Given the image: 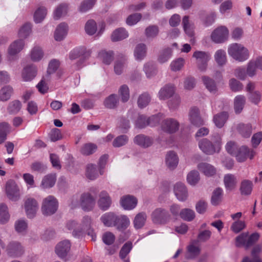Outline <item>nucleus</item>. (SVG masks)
Listing matches in <instances>:
<instances>
[{
	"label": "nucleus",
	"mask_w": 262,
	"mask_h": 262,
	"mask_svg": "<svg viewBox=\"0 0 262 262\" xmlns=\"http://www.w3.org/2000/svg\"><path fill=\"white\" fill-rule=\"evenodd\" d=\"M198 146L206 155H213L215 153H219L222 146V136L217 133H213L210 137V140L203 138L199 140Z\"/></svg>",
	"instance_id": "f257e3e1"
},
{
	"label": "nucleus",
	"mask_w": 262,
	"mask_h": 262,
	"mask_svg": "<svg viewBox=\"0 0 262 262\" xmlns=\"http://www.w3.org/2000/svg\"><path fill=\"white\" fill-rule=\"evenodd\" d=\"M228 54L233 58L238 61L247 60L249 57V52L243 45L237 43L230 46L228 50Z\"/></svg>",
	"instance_id": "f03ea898"
},
{
	"label": "nucleus",
	"mask_w": 262,
	"mask_h": 262,
	"mask_svg": "<svg viewBox=\"0 0 262 262\" xmlns=\"http://www.w3.org/2000/svg\"><path fill=\"white\" fill-rule=\"evenodd\" d=\"M259 238V234L254 233L249 236L248 232L243 233L236 237V246L239 247L244 246L246 249L252 246Z\"/></svg>",
	"instance_id": "7ed1b4c3"
},
{
	"label": "nucleus",
	"mask_w": 262,
	"mask_h": 262,
	"mask_svg": "<svg viewBox=\"0 0 262 262\" xmlns=\"http://www.w3.org/2000/svg\"><path fill=\"white\" fill-rule=\"evenodd\" d=\"M58 206L56 199L52 195H49L43 200L41 207V212L45 215H51L56 212Z\"/></svg>",
	"instance_id": "20e7f679"
},
{
	"label": "nucleus",
	"mask_w": 262,
	"mask_h": 262,
	"mask_svg": "<svg viewBox=\"0 0 262 262\" xmlns=\"http://www.w3.org/2000/svg\"><path fill=\"white\" fill-rule=\"evenodd\" d=\"M80 206L84 211L92 210L95 205V198L89 192L82 193L80 196Z\"/></svg>",
	"instance_id": "39448f33"
},
{
	"label": "nucleus",
	"mask_w": 262,
	"mask_h": 262,
	"mask_svg": "<svg viewBox=\"0 0 262 262\" xmlns=\"http://www.w3.org/2000/svg\"><path fill=\"white\" fill-rule=\"evenodd\" d=\"M179 122L173 118H167L163 120L161 123V129L164 133L172 134L176 133L179 129Z\"/></svg>",
	"instance_id": "423d86ee"
},
{
	"label": "nucleus",
	"mask_w": 262,
	"mask_h": 262,
	"mask_svg": "<svg viewBox=\"0 0 262 262\" xmlns=\"http://www.w3.org/2000/svg\"><path fill=\"white\" fill-rule=\"evenodd\" d=\"M170 216L168 212L161 208L155 209L151 214L152 221L158 224L166 223L169 220Z\"/></svg>",
	"instance_id": "0eeeda50"
},
{
	"label": "nucleus",
	"mask_w": 262,
	"mask_h": 262,
	"mask_svg": "<svg viewBox=\"0 0 262 262\" xmlns=\"http://www.w3.org/2000/svg\"><path fill=\"white\" fill-rule=\"evenodd\" d=\"M159 122V118L157 116H152L147 118L145 116L139 115L136 121V127L138 128H143L148 125L150 126H156Z\"/></svg>",
	"instance_id": "6e6552de"
},
{
	"label": "nucleus",
	"mask_w": 262,
	"mask_h": 262,
	"mask_svg": "<svg viewBox=\"0 0 262 262\" xmlns=\"http://www.w3.org/2000/svg\"><path fill=\"white\" fill-rule=\"evenodd\" d=\"M24 249L21 244L16 241H12L9 243L6 248L7 255L11 257H18L24 253Z\"/></svg>",
	"instance_id": "1a4fd4ad"
},
{
	"label": "nucleus",
	"mask_w": 262,
	"mask_h": 262,
	"mask_svg": "<svg viewBox=\"0 0 262 262\" xmlns=\"http://www.w3.org/2000/svg\"><path fill=\"white\" fill-rule=\"evenodd\" d=\"M228 30L225 27L221 26L213 31L211 35V39L215 43L225 41L228 35Z\"/></svg>",
	"instance_id": "9d476101"
},
{
	"label": "nucleus",
	"mask_w": 262,
	"mask_h": 262,
	"mask_svg": "<svg viewBox=\"0 0 262 262\" xmlns=\"http://www.w3.org/2000/svg\"><path fill=\"white\" fill-rule=\"evenodd\" d=\"M6 191L8 197L11 200L16 201L19 197V190L13 180L8 181L6 184Z\"/></svg>",
	"instance_id": "9b49d317"
},
{
	"label": "nucleus",
	"mask_w": 262,
	"mask_h": 262,
	"mask_svg": "<svg viewBox=\"0 0 262 262\" xmlns=\"http://www.w3.org/2000/svg\"><path fill=\"white\" fill-rule=\"evenodd\" d=\"M25 208L28 217H34L38 209L37 201L33 198H28L25 202Z\"/></svg>",
	"instance_id": "f8f14e48"
},
{
	"label": "nucleus",
	"mask_w": 262,
	"mask_h": 262,
	"mask_svg": "<svg viewBox=\"0 0 262 262\" xmlns=\"http://www.w3.org/2000/svg\"><path fill=\"white\" fill-rule=\"evenodd\" d=\"M173 191L175 195L180 201H185L188 198V191L185 185L179 182L174 185Z\"/></svg>",
	"instance_id": "ddd939ff"
},
{
	"label": "nucleus",
	"mask_w": 262,
	"mask_h": 262,
	"mask_svg": "<svg viewBox=\"0 0 262 262\" xmlns=\"http://www.w3.org/2000/svg\"><path fill=\"white\" fill-rule=\"evenodd\" d=\"M137 199L133 195H126L122 196L120 200L121 206L125 210H132L137 204Z\"/></svg>",
	"instance_id": "4468645a"
},
{
	"label": "nucleus",
	"mask_w": 262,
	"mask_h": 262,
	"mask_svg": "<svg viewBox=\"0 0 262 262\" xmlns=\"http://www.w3.org/2000/svg\"><path fill=\"white\" fill-rule=\"evenodd\" d=\"M189 119L190 122L195 126H200L204 124V121L200 116L199 110L196 107L190 109Z\"/></svg>",
	"instance_id": "2eb2a0df"
},
{
	"label": "nucleus",
	"mask_w": 262,
	"mask_h": 262,
	"mask_svg": "<svg viewBox=\"0 0 262 262\" xmlns=\"http://www.w3.org/2000/svg\"><path fill=\"white\" fill-rule=\"evenodd\" d=\"M37 72V68L34 65H29L24 68L21 76L25 81H30L33 79L36 76Z\"/></svg>",
	"instance_id": "dca6fc26"
},
{
	"label": "nucleus",
	"mask_w": 262,
	"mask_h": 262,
	"mask_svg": "<svg viewBox=\"0 0 262 262\" xmlns=\"http://www.w3.org/2000/svg\"><path fill=\"white\" fill-rule=\"evenodd\" d=\"M71 248V244L69 241L64 240L59 242L56 246L55 252L61 258L65 257Z\"/></svg>",
	"instance_id": "f3484780"
},
{
	"label": "nucleus",
	"mask_w": 262,
	"mask_h": 262,
	"mask_svg": "<svg viewBox=\"0 0 262 262\" xmlns=\"http://www.w3.org/2000/svg\"><path fill=\"white\" fill-rule=\"evenodd\" d=\"M117 215L114 212H108L105 213L101 216L100 220L106 227H114L115 223H116Z\"/></svg>",
	"instance_id": "a211bd4d"
},
{
	"label": "nucleus",
	"mask_w": 262,
	"mask_h": 262,
	"mask_svg": "<svg viewBox=\"0 0 262 262\" xmlns=\"http://www.w3.org/2000/svg\"><path fill=\"white\" fill-rule=\"evenodd\" d=\"M147 51V46L143 43H138L134 50V56L136 60L141 61L146 56Z\"/></svg>",
	"instance_id": "6ab92c4d"
},
{
	"label": "nucleus",
	"mask_w": 262,
	"mask_h": 262,
	"mask_svg": "<svg viewBox=\"0 0 262 262\" xmlns=\"http://www.w3.org/2000/svg\"><path fill=\"white\" fill-rule=\"evenodd\" d=\"M119 103V99L117 94H112L106 97L103 101V105L107 109L116 108Z\"/></svg>",
	"instance_id": "aec40b11"
},
{
	"label": "nucleus",
	"mask_w": 262,
	"mask_h": 262,
	"mask_svg": "<svg viewBox=\"0 0 262 262\" xmlns=\"http://www.w3.org/2000/svg\"><path fill=\"white\" fill-rule=\"evenodd\" d=\"M165 162L169 169H174L179 163V158L177 154L172 150L168 151L166 155Z\"/></svg>",
	"instance_id": "412c9836"
},
{
	"label": "nucleus",
	"mask_w": 262,
	"mask_h": 262,
	"mask_svg": "<svg viewBox=\"0 0 262 262\" xmlns=\"http://www.w3.org/2000/svg\"><path fill=\"white\" fill-rule=\"evenodd\" d=\"M99 200L98 204L100 208L103 210H107L111 206L112 201L108 193L102 191L99 194Z\"/></svg>",
	"instance_id": "4be33fe9"
},
{
	"label": "nucleus",
	"mask_w": 262,
	"mask_h": 262,
	"mask_svg": "<svg viewBox=\"0 0 262 262\" xmlns=\"http://www.w3.org/2000/svg\"><path fill=\"white\" fill-rule=\"evenodd\" d=\"M115 227L118 230L123 231L130 225V221L125 215H117Z\"/></svg>",
	"instance_id": "5701e85b"
},
{
	"label": "nucleus",
	"mask_w": 262,
	"mask_h": 262,
	"mask_svg": "<svg viewBox=\"0 0 262 262\" xmlns=\"http://www.w3.org/2000/svg\"><path fill=\"white\" fill-rule=\"evenodd\" d=\"M175 89L171 85H166L161 88L159 92V98L161 100H166L174 95Z\"/></svg>",
	"instance_id": "b1692460"
},
{
	"label": "nucleus",
	"mask_w": 262,
	"mask_h": 262,
	"mask_svg": "<svg viewBox=\"0 0 262 262\" xmlns=\"http://www.w3.org/2000/svg\"><path fill=\"white\" fill-rule=\"evenodd\" d=\"M134 142L136 144L145 148L151 145L153 140L151 138L148 136L140 134L137 135L134 138Z\"/></svg>",
	"instance_id": "393cba45"
},
{
	"label": "nucleus",
	"mask_w": 262,
	"mask_h": 262,
	"mask_svg": "<svg viewBox=\"0 0 262 262\" xmlns=\"http://www.w3.org/2000/svg\"><path fill=\"white\" fill-rule=\"evenodd\" d=\"M229 117L228 113L226 112H222L215 115L213 118V122L218 128L224 126Z\"/></svg>",
	"instance_id": "a878e982"
},
{
	"label": "nucleus",
	"mask_w": 262,
	"mask_h": 262,
	"mask_svg": "<svg viewBox=\"0 0 262 262\" xmlns=\"http://www.w3.org/2000/svg\"><path fill=\"white\" fill-rule=\"evenodd\" d=\"M68 31V25L66 23H61L57 27L54 38L57 41L62 40L66 36Z\"/></svg>",
	"instance_id": "bb28decb"
},
{
	"label": "nucleus",
	"mask_w": 262,
	"mask_h": 262,
	"mask_svg": "<svg viewBox=\"0 0 262 262\" xmlns=\"http://www.w3.org/2000/svg\"><path fill=\"white\" fill-rule=\"evenodd\" d=\"M224 183L226 189L227 190L232 191L236 186V178L234 175L232 174H226L224 178Z\"/></svg>",
	"instance_id": "cd10ccee"
},
{
	"label": "nucleus",
	"mask_w": 262,
	"mask_h": 262,
	"mask_svg": "<svg viewBox=\"0 0 262 262\" xmlns=\"http://www.w3.org/2000/svg\"><path fill=\"white\" fill-rule=\"evenodd\" d=\"M198 168L207 176H212L216 173L215 168L209 163H201L198 164Z\"/></svg>",
	"instance_id": "c85d7f7f"
},
{
	"label": "nucleus",
	"mask_w": 262,
	"mask_h": 262,
	"mask_svg": "<svg viewBox=\"0 0 262 262\" xmlns=\"http://www.w3.org/2000/svg\"><path fill=\"white\" fill-rule=\"evenodd\" d=\"M24 46V42L22 39H19L11 43L8 49V53L14 55L19 52Z\"/></svg>",
	"instance_id": "c756f323"
},
{
	"label": "nucleus",
	"mask_w": 262,
	"mask_h": 262,
	"mask_svg": "<svg viewBox=\"0 0 262 262\" xmlns=\"http://www.w3.org/2000/svg\"><path fill=\"white\" fill-rule=\"evenodd\" d=\"M128 33L124 28L116 29L111 35V39L113 41H118L124 39L128 37Z\"/></svg>",
	"instance_id": "7c9ffc66"
},
{
	"label": "nucleus",
	"mask_w": 262,
	"mask_h": 262,
	"mask_svg": "<svg viewBox=\"0 0 262 262\" xmlns=\"http://www.w3.org/2000/svg\"><path fill=\"white\" fill-rule=\"evenodd\" d=\"M238 132L244 138H249L252 133V126L250 124L239 123L237 126Z\"/></svg>",
	"instance_id": "2f4dec72"
},
{
	"label": "nucleus",
	"mask_w": 262,
	"mask_h": 262,
	"mask_svg": "<svg viewBox=\"0 0 262 262\" xmlns=\"http://www.w3.org/2000/svg\"><path fill=\"white\" fill-rule=\"evenodd\" d=\"M132 243L128 242L121 248L119 252V257L124 262H130L129 258L126 257L132 250Z\"/></svg>",
	"instance_id": "473e14b6"
},
{
	"label": "nucleus",
	"mask_w": 262,
	"mask_h": 262,
	"mask_svg": "<svg viewBox=\"0 0 262 262\" xmlns=\"http://www.w3.org/2000/svg\"><path fill=\"white\" fill-rule=\"evenodd\" d=\"M253 188L252 182L248 180L242 181L240 186V191L242 195H249L251 193Z\"/></svg>",
	"instance_id": "72a5a7b5"
},
{
	"label": "nucleus",
	"mask_w": 262,
	"mask_h": 262,
	"mask_svg": "<svg viewBox=\"0 0 262 262\" xmlns=\"http://www.w3.org/2000/svg\"><path fill=\"white\" fill-rule=\"evenodd\" d=\"M223 191L220 188H217L214 189L212 192L211 198V203L213 206L219 205L223 198Z\"/></svg>",
	"instance_id": "f704fd0d"
},
{
	"label": "nucleus",
	"mask_w": 262,
	"mask_h": 262,
	"mask_svg": "<svg viewBox=\"0 0 262 262\" xmlns=\"http://www.w3.org/2000/svg\"><path fill=\"white\" fill-rule=\"evenodd\" d=\"M114 55V53L112 51H106L103 50L99 53V57L103 63L108 65L113 60Z\"/></svg>",
	"instance_id": "c9c22d12"
},
{
	"label": "nucleus",
	"mask_w": 262,
	"mask_h": 262,
	"mask_svg": "<svg viewBox=\"0 0 262 262\" xmlns=\"http://www.w3.org/2000/svg\"><path fill=\"white\" fill-rule=\"evenodd\" d=\"M249 152V149L246 146H242L238 147L237 152L235 154L234 156L238 162H243L247 159Z\"/></svg>",
	"instance_id": "e433bc0d"
},
{
	"label": "nucleus",
	"mask_w": 262,
	"mask_h": 262,
	"mask_svg": "<svg viewBox=\"0 0 262 262\" xmlns=\"http://www.w3.org/2000/svg\"><path fill=\"white\" fill-rule=\"evenodd\" d=\"M55 174H49L44 177L41 182V185L43 188H50L53 187L56 182Z\"/></svg>",
	"instance_id": "4c0bfd02"
},
{
	"label": "nucleus",
	"mask_w": 262,
	"mask_h": 262,
	"mask_svg": "<svg viewBox=\"0 0 262 262\" xmlns=\"http://www.w3.org/2000/svg\"><path fill=\"white\" fill-rule=\"evenodd\" d=\"M85 176L91 180H94L98 177L96 166L93 164H89L86 166Z\"/></svg>",
	"instance_id": "58836bf2"
},
{
	"label": "nucleus",
	"mask_w": 262,
	"mask_h": 262,
	"mask_svg": "<svg viewBox=\"0 0 262 262\" xmlns=\"http://www.w3.org/2000/svg\"><path fill=\"white\" fill-rule=\"evenodd\" d=\"M180 216L183 220L190 222L195 218V214L193 210L189 208H184L180 211Z\"/></svg>",
	"instance_id": "ea45409f"
},
{
	"label": "nucleus",
	"mask_w": 262,
	"mask_h": 262,
	"mask_svg": "<svg viewBox=\"0 0 262 262\" xmlns=\"http://www.w3.org/2000/svg\"><path fill=\"white\" fill-rule=\"evenodd\" d=\"M172 53V50L169 48L161 50L159 53L158 61L161 63L166 62L171 57Z\"/></svg>",
	"instance_id": "a19ab883"
},
{
	"label": "nucleus",
	"mask_w": 262,
	"mask_h": 262,
	"mask_svg": "<svg viewBox=\"0 0 262 262\" xmlns=\"http://www.w3.org/2000/svg\"><path fill=\"white\" fill-rule=\"evenodd\" d=\"M146 217V214L144 212H140L137 214L134 221V224L135 228H141L145 224Z\"/></svg>",
	"instance_id": "79ce46f5"
},
{
	"label": "nucleus",
	"mask_w": 262,
	"mask_h": 262,
	"mask_svg": "<svg viewBox=\"0 0 262 262\" xmlns=\"http://www.w3.org/2000/svg\"><path fill=\"white\" fill-rule=\"evenodd\" d=\"M246 101L245 96L238 95L234 99V105L235 112L236 114L240 113L243 109Z\"/></svg>",
	"instance_id": "37998d69"
},
{
	"label": "nucleus",
	"mask_w": 262,
	"mask_h": 262,
	"mask_svg": "<svg viewBox=\"0 0 262 262\" xmlns=\"http://www.w3.org/2000/svg\"><path fill=\"white\" fill-rule=\"evenodd\" d=\"M44 55L43 52L39 47H34L30 53V57L32 61L36 62L40 61Z\"/></svg>",
	"instance_id": "c03bdc74"
},
{
	"label": "nucleus",
	"mask_w": 262,
	"mask_h": 262,
	"mask_svg": "<svg viewBox=\"0 0 262 262\" xmlns=\"http://www.w3.org/2000/svg\"><path fill=\"white\" fill-rule=\"evenodd\" d=\"M202 79L208 91L212 93H216L217 91V88L213 80L206 76H202Z\"/></svg>",
	"instance_id": "a18cd8bd"
},
{
	"label": "nucleus",
	"mask_w": 262,
	"mask_h": 262,
	"mask_svg": "<svg viewBox=\"0 0 262 262\" xmlns=\"http://www.w3.org/2000/svg\"><path fill=\"white\" fill-rule=\"evenodd\" d=\"M200 177L199 172L193 170L190 171L187 174V182L191 185H195L200 181Z\"/></svg>",
	"instance_id": "49530a36"
},
{
	"label": "nucleus",
	"mask_w": 262,
	"mask_h": 262,
	"mask_svg": "<svg viewBox=\"0 0 262 262\" xmlns=\"http://www.w3.org/2000/svg\"><path fill=\"white\" fill-rule=\"evenodd\" d=\"M10 219V215L8 211V208L6 205L0 204V223L2 224L7 223Z\"/></svg>",
	"instance_id": "de8ad7c7"
},
{
	"label": "nucleus",
	"mask_w": 262,
	"mask_h": 262,
	"mask_svg": "<svg viewBox=\"0 0 262 262\" xmlns=\"http://www.w3.org/2000/svg\"><path fill=\"white\" fill-rule=\"evenodd\" d=\"M13 92V89L9 85L5 86L0 90V100L6 101L9 100Z\"/></svg>",
	"instance_id": "09e8293b"
},
{
	"label": "nucleus",
	"mask_w": 262,
	"mask_h": 262,
	"mask_svg": "<svg viewBox=\"0 0 262 262\" xmlns=\"http://www.w3.org/2000/svg\"><path fill=\"white\" fill-rule=\"evenodd\" d=\"M118 93L122 102L125 103L129 100L130 97L129 90L127 85L123 84L121 85L118 90Z\"/></svg>",
	"instance_id": "8fccbe9b"
},
{
	"label": "nucleus",
	"mask_w": 262,
	"mask_h": 262,
	"mask_svg": "<svg viewBox=\"0 0 262 262\" xmlns=\"http://www.w3.org/2000/svg\"><path fill=\"white\" fill-rule=\"evenodd\" d=\"M188 253L186 256L187 259H192L197 257L200 253V249L193 245L189 246L187 248Z\"/></svg>",
	"instance_id": "3c124183"
},
{
	"label": "nucleus",
	"mask_w": 262,
	"mask_h": 262,
	"mask_svg": "<svg viewBox=\"0 0 262 262\" xmlns=\"http://www.w3.org/2000/svg\"><path fill=\"white\" fill-rule=\"evenodd\" d=\"M193 57L196 59V62H205L210 60V55L207 52L196 51L193 53Z\"/></svg>",
	"instance_id": "603ef678"
},
{
	"label": "nucleus",
	"mask_w": 262,
	"mask_h": 262,
	"mask_svg": "<svg viewBox=\"0 0 262 262\" xmlns=\"http://www.w3.org/2000/svg\"><path fill=\"white\" fill-rule=\"evenodd\" d=\"M214 58L219 66L224 65L227 61L226 52L223 50H217L215 53Z\"/></svg>",
	"instance_id": "864d4df0"
},
{
	"label": "nucleus",
	"mask_w": 262,
	"mask_h": 262,
	"mask_svg": "<svg viewBox=\"0 0 262 262\" xmlns=\"http://www.w3.org/2000/svg\"><path fill=\"white\" fill-rule=\"evenodd\" d=\"M150 101V97L147 93H144L140 95L138 99V105L142 108L146 106Z\"/></svg>",
	"instance_id": "5fc2aeb1"
},
{
	"label": "nucleus",
	"mask_w": 262,
	"mask_h": 262,
	"mask_svg": "<svg viewBox=\"0 0 262 262\" xmlns=\"http://www.w3.org/2000/svg\"><path fill=\"white\" fill-rule=\"evenodd\" d=\"M128 141V137L126 135H120L116 137L113 142L114 147H120L126 145Z\"/></svg>",
	"instance_id": "6e6d98bb"
},
{
	"label": "nucleus",
	"mask_w": 262,
	"mask_h": 262,
	"mask_svg": "<svg viewBox=\"0 0 262 262\" xmlns=\"http://www.w3.org/2000/svg\"><path fill=\"white\" fill-rule=\"evenodd\" d=\"M68 12V5L65 4H61L58 6L54 12V18L58 19L62 16L67 14Z\"/></svg>",
	"instance_id": "4d7b16f0"
},
{
	"label": "nucleus",
	"mask_w": 262,
	"mask_h": 262,
	"mask_svg": "<svg viewBox=\"0 0 262 262\" xmlns=\"http://www.w3.org/2000/svg\"><path fill=\"white\" fill-rule=\"evenodd\" d=\"M96 0H84L80 5L78 10L81 13H84L91 9L95 5Z\"/></svg>",
	"instance_id": "13d9d810"
},
{
	"label": "nucleus",
	"mask_w": 262,
	"mask_h": 262,
	"mask_svg": "<svg viewBox=\"0 0 262 262\" xmlns=\"http://www.w3.org/2000/svg\"><path fill=\"white\" fill-rule=\"evenodd\" d=\"M47 10L44 7L39 8L34 13V18L36 23H40L45 17Z\"/></svg>",
	"instance_id": "bf43d9fd"
},
{
	"label": "nucleus",
	"mask_w": 262,
	"mask_h": 262,
	"mask_svg": "<svg viewBox=\"0 0 262 262\" xmlns=\"http://www.w3.org/2000/svg\"><path fill=\"white\" fill-rule=\"evenodd\" d=\"M171 99L168 101V106L170 110H175L178 108L181 103L180 97L177 95H174Z\"/></svg>",
	"instance_id": "052dcab7"
},
{
	"label": "nucleus",
	"mask_w": 262,
	"mask_h": 262,
	"mask_svg": "<svg viewBox=\"0 0 262 262\" xmlns=\"http://www.w3.org/2000/svg\"><path fill=\"white\" fill-rule=\"evenodd\" d=\"M85 30L89 35H92L94 34L97 31L96 22L92 19L88 20L85 25Z\"/></svg>",
	"instance_id": "680f3d73"
},
{
	"label": "nucleus",
	"mask_w": 262,
	"mask_h": 262,
	"mask_svg": "<svg viewBox=\"0 0 262 262\" xmlns=\"http://www.w3.org/2000/svg\"><path fill=\"white\" fill-rule=\"evenodd\" d=\"M97 145L93 143L84 144L81 148V152L83 155H90L92 154L97 149Z\"/></svg>",
	"instance_id": "e2e57ef3"
},
{
	"label": "nucleus",
	"mask_w": 262,
	"mask_h": 262,
	"mask_svg": "<svg viewBox=\"0 0 262 262\" xmlns=\"http://www.w3.org/2000/svg\"><path fill=\"white\" fill-rule=\"evenodd\" d=\"M21 107L20 102L18 100H14L9 103L8 111L10 114H16L20 110Z\"/></svg>",
	"instance_id": "0e129e2a"
},
{
	"label": "nucleus",
	"mask_w": 262,
	"mask_h": 262,
	"mask_svg": "<svg viewBox=\"0 0 262 262\" xmlns=\"http://www.w3.org/2000/svg\"><path fill=\"white\" fill-rule=\"evenodd\" d=\"M31 32V25L29 23H26L23 26L18 32L19 37L23 38L27 37Z\"/></svg>",
	"instance_id": "69168bd1"
},
{
	"label": "nucleus",
	"mask_w": 262,
	"mask_h": 262,
	"mask_svg": "<svg viewBox=\"0 0 262 262\" xmlns=\"http://www.w3.org/2000/svg\"><path fill=\"white\" fill-rule=\"evenodd\" d=\"M159 28L156 26H150L146 28L145 34L147 38H154L158 34Z\"/></svg>",
	"instance_id": "338daca9"
},
{
	"label": "nucleus",
	"mask_w": 262,
	"mask_h": 262,
	"mask_svg": "<svg viewBox=\"0 0 262 262\" xmlns=\"http://www.w3.org/2000/svg\"><path fill=\"white\" fill-rule=\"evenodd\" d=\"M185 60L182 58H179L171 62L170 68L173 71H178L180 70L184 66Z\"/></svg>",
	"instance_id": "774afa93"
}]
</instances>
